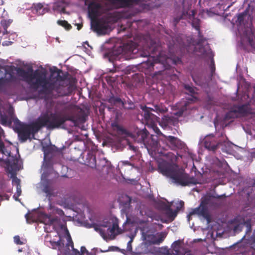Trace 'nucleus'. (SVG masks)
Returning a JSON list of instances; mask_svg holds the SVG:
<instances>
[{
	"mask_svg": "<svg viewBox=\"0 0 255 255\" xmlns=\"http://www.w3.org/2000/svg\"><path fill=\"white\" fill-rule=\"evenodd\" d=\"M136 46L134 43L131 42L115 47L112 52L109 53L110 58L113 60H120L125 54L133 53L136 51Z\"/></svg>",
	"mask_w": 255,
	"mask_h": 255,
	"instance_id": "obj_5",
	"label": "nucleus"
},
{
	"mask_svg": "<svg viewBox=\"0 0 255 255\" xmlns=\"http://www.w3.org/2000/svg\"><path fill=\"white\" fill-rule=\"evenodd\" d=\"M166 60L167 63L171 62L174 65H177L182 62L181 58L177 56H174L172 58H167Z\"/></svg>",
	"mask_w": 255,
	"mask_h": 255,
	"instance_id": "obj_36",
	"label": "nucleus"
},
{
	"mask_svg": "<svg viewBox=\"0 0 255 255\" xmlns=\"http://www.w3.org/2000/svg\"><path fill=\"white\" fill-rule=\"evenodd\" d=\"M165 214L167 216L173 220L177 216V212L175 210L173 211L170 205H166L165 207Z\"/></svg>",
	"mask_w": 255,
	"mask_h": 255,
	"instance_id": "obj_27",
	"label": "nucleus"
},
{
	"mask_svg": "<svg viewBox=\"0 0 255 255\" xmlns=\"http://www.w3.org/2000/svg\"><path fill=\"white\" fill-rule=\"evenodd\" d=\"M176 209L175 211L178 213L182 208H183L184 203L182 201H180L175 203Z\"/></svg>",
	"mask_w": 255,
	"mask_h": 255,
	"instance_id": "obj_47",
	"label": "nucleus"
},
{
	"mask_svg": "<svg viewBox=\"0 0 255 255\" xmlns=\"http://www.w3.org/2000/svg\"><path fill=\"white\" fill-rule=\"evenodd\" d=\"M6 80L10 82H15L17 80L16 76L12 69L9 68L5 70Z\"/></svg>",
	"mask_w": 255,
	"mask_h": 255,
	"instance_id": "obj_26",
	"label": "nucleus"
},
{
	"mask_svg": "<svg viewBox=\"0 0 255 255\" xmlns=\"http://www.w3.org/2000/svg\"><path fill=\"white\" fill-rule=\"evenodd\" d=\"M72 251L74 255H80V252L78 250L74 249V247L72 249Z\"/></svg>",
	"mask_w": 255,
	"mask_h": 255,
	"instance_id": "obj_57",
	"label": "nucleus"
},
{
	"mask_svg": "<svg viewBox=\"0 0 255 255\" xmlns=\"http://www.w3.org/2000/svg\"><path fill=\"white\" fill-rule=\"evenodd\" d=\"M11 120L6 115H0V124L3 126L9 125L11 124Z\"/></svg>",
	"mask_w": 255,
	"mask_h": 255,
	"instance_id": "obj_34",
	"label": "nucleus"
},
{
	"mask_svg": "<svg viewBox=\"0 0 255 255\" xmlns=\"http://www.w3.org/2000/svg\"><path fill=\"white\" fill-rule=\"evenodd\" d=\"M102 226L103 227H108L109 226L104 223L103 225H102Z\"/></svg>",
	"mask_w": 255,
	"mask_h": 255,
	"instance_id": "obj_63",
	"label": "nucleus"
},
{
	"mask_svg": "<svg viewBox=\"0 0 255 255\" xmlns=\"http://www.w3.org/2000/svg\"><path fill=\"white\" fill-rule=\"evenodd\" d=\"M184 88L188 92V94L191 96L190 98L188 99V103L189 102H195L198 100V98L195 96V95L197 94L196 88L188 84H184Z\"/></svg>",
	"mask_w": 255,
	"mask_h": 255,
	"instance_id": "obj_18",
	"label": "nucleus"
},
{
	"mask_svg": "<svg viewBox=\"0 0 255 255\" xmlns=\"http://www.w3.org/2000/svg\"><path fill=\"white\" fill-rule=\"evenodd\" d=\"M15 70L18 76L21 78L22 81L29 85L31 89L39 91L41 94L49 95L54 91L58 93L59 96H67L71 93V86L65 87L60 86L56 82H50L46 78L45 74L38 70L33 71L32 68H29L26 70L21 67H16Z\"/></svg>",
	"mask_w": 255,
	"mask_h": 255,
	"instance_id": "obj_1",
	"label": "nucleus"
},
{
	"mask_svg": "<svg viewBox=\"0 0 255 255\" xmlns=\"http://www.w3.org/2000/svg\"><path fill=\"white\" fill-rule=\"evenodd\" d=\"M141 109L142 110V120L148 125L153 126L155 122L157 121L159 118L151 113L153 111L151 108L147 107L146 106H141Z\"/></svg>",
	"mask_w": 255,
	"mask_h": 255,
	"instance_id": "obj_8",
	"label": "nucleus"
},
{
	"mask_svg": "<svg viewBox=\"0 0 255 255\" xmlns=\"http://www.w3.org/2000/svg\"><path fill=\"white\" fill-rule=\"evenodd\" d=\"M246 225L247 228L249 229V230L251 229V225L250 221H245L244 220H243V222L237 224L234 227V231L236 233L242 231L243 225Z\"/></svg>",
	"mask_w": 255,
	"mask_h": 255,
	"instance_id": "obj_25",
	"label": "nucleus"
},
{
	"mask_svg": "<svg viewBox=\"0 0 255 255\" xmlns=\"http://www.w3.org/2000/svg\"><path fill=\"white\" fill-rule=\"evenodd\" d=\"M157 61V58L153 60V57H149L146 61L141 63V67L145 69V73L150 72L154 69L155 64H159Z\"/></svg>",
	"mask_w": 255,
	"mask_h": 255,
	"instance_id": "obj_14",
	"label": "nucleus"
},
{
	"mask_svg": "<svg viewBox=\"0 0 255 255\" xmlns=\"http://www.w3.org/2000/svg\"><path fill=\"white\" fill-rule=\"evenodd\" d=\"M50 243L53 249L58 250H61L64 246V243L60 239L58 241H50Z\"/></svg>",
	"mask_w": 255,
	"mask_h": 255,
	"instance_id": "obj_33",
	"label": "nucleus"
},
{
	"mask_svg": "<svg viewBox=\"0 0 255 255\" xmlns=\"http://www.w3.org/2000/svg\"><path fill=\"white\" fill-rule=\"evenodd\" d=\"M38 119L41 128L46 127L48 129L59 128L64 124L63 115L57 113L45 114Z\"/></svg>",
	"mask_w": 255,
	"mask_h": 255,
	"instance_id": "obj_4",
	"label": "nucleus"
},
{
	"mask_svg": "<svg viewBox=\"0 0 255 255\" xmlns=\"http://www.w3.org/2000/svg\"><path fill=\"white\" fill-rule=\"evenodd\" d=\"M102 8V4L95 1H92L89 4L88 6V12L92 20L96 19L100 15V10Z\"/></svg>",
	"mask_w": 255,
	"mask_h": 255,
	"instance_id": "obj_11",
	"label": "nucleus"
},
{
	"mask_svg": "<svg viewBox=\"0 0 255 255\" xmlns=\"http://www.w3.org/2000/svg\"><path fill=\"white\" fill-rule=\"evenodd\" d=\"M254 34L253 31L251 28H248L245 29L244 32V37L243 40L245 41V39L248 42L249 45L252 47H255V41L254 40Z\"/></svg>",
	"mask_w": 255,
	"mask_h": 255,
	"instance_id": "obj_17",
	"label": "nucleus"
},
{
	"mask_svg": "<svg viewBox=\"0 0 255 255\" xmlns=\"http://www.w3.org/2000/svg\"><path fill=\"white\" fill-rule=\"evenodd\" d=\"M21 186L16 187V194H17V197L15 198V200H17V198L21 195Z\"/></svg>",
	"mask_w": 255,
	"mask_h": 255,
	"instance_id": "obj_55",
	"label": "nucleus"
},
{
	"mask_svg": "<svg viewBox=\"0 0 255 255\" xmlns=\"http://www.w3.org/2000/svg\"><path fill=\"white\" fill-rule=\"evenodd\" d=\"M122 105L125 109L133 110L135 108L134 103L130 99L123 101Z\"/></svg>",
	"mask_w": 255,
	"mask_h": 255,
	"instance_id": "obj_32",
	"label": "nucleus"
},
{
	"mask_svg": "<svg viewBox=\"0 0 255 255\" xmlns=\"http://www.w3.org/2000/svg\"><path fill=\"white\" fill-rule=\"evenodd\" d=\"M87 251L85 247H81L80 249V255H84Z\"/></svg>",
	"mask_w": 255,
	"mask_h": 255,
	"instance_id": "obj_56",
	"label": "nucleus"
},
{
	"mask_svg": "<svg viewBox=\"0 0 255 255\" xmlns=\"http://www.w3.org/2000/svg\"><path fill=\"white\" fill-rule=\"evenodd\" d=\"M3 130L0 128V152H1L2 153H4L3 150L5 148V146H4L3 142L2 141V139H1V136H2V134L3 133Z\"/></svg>",
	"mask_w": 255,
	"mask_h": 255,
	"instance_id": "obj_43",
	"label": "nucleus"
},
{
	"mask_svg": "<svg viewBox=\"0 0 255 255\" xmlns=\"http://www.w3.org/2000/svg\"><path fill=\"white\" fill-rule=\"evenodd\" d=\"M57 23L58 25L64 27L68 30L71 29L72 28V26L65 20H58Z\"/></svg>",
	"mask_w": 255,
	"mask_h": 255,
	"instance_id": "obj_37",
	"label": "nucleus"
},
{
	"mask_svg": "<svg viewBox=\"0 0 255 255\" xmlns=\"http://www.w3.org/2000/svg\"><path fill=\"white\" fill-rule=\"evenodd\" d=\"M34 9H35L37 13L39 14H42L43 13V5L40 3H37L34 5Z\"/></svg>",
	"mask_w": 255,
	"mask_h": 255,
	"instance_id": "obj_40",
	"label": "nucleus"
},
{
	"mask_svg": "<svg viewBox=\"0 0 255 255\" xmlns=\"http://www.w3.org/2000/svg\"><path fill=\"white\" fill-rule=\"evenodd\" d=\"M165 238V235L164 233H161L158 239H157V244H160L162 242Z\"/></svg>",
	"mask_w": 255,
	"mask_h": 255,
	"instance_id": "obj_50",
	"label": "nucleus"
},
{
	"mask_svg": "<svg viewBox=\"0 0 255 255\" xmlns=\"http://www.w3.org/2000/svg\"><path fill=\"white\" fill-rule=\"evenodd\" d=\"M43 191L47 194V196L49 197L57 196V193L54 192L53 188L48 184L44 185Z\"/></svg>",
	"mask_w": 255,
	"mask_h": 255,
	"instance_id": "obj_28",
	"label": "nucleus"
},
{
	"mask_svg": "<svg viewBox=\"0 0 255 255\" xmlns=\"http://www.w3.org/2000/svg\"><path fill=\"white\" fill-rule=\"evenodd\" d=\"M194 214H197L199 216H202L207 220L208 223L211 222V218L208 212V207L201 206L200 205L198 207L194 209L192 211L189 213V215Z\"/></svg>",
	"mask_w": 255,
	"mask_h": 255,
	"instance_id": "obj_12",
	"label": "nucleus"
},
{
	"mask_svg": "<svg viewBox=\"0 0 255 255\" xmlns=\"http://www.w3.org/2000/svg\"><path fill=\"white\" fill-rule=\"evenodd\" d=\"M165 137L166 144L172 150L182 149L184 146V142L176 137L169 135Z\"/></svg>",
	"mask_w": 255,
	"mask_h": 255,
	"instance_id": "obj_10",
	"label": "nucleus"
},
{
	"mask_svg": "<svg viewBox=\"0 0 255 255\" xmlns=\"http://www.w3.org/2000/svg\"><path fill=\"white\" fill-rule=\"evenodd\" d=\"M64 123L67 121L72 122L75 126H77L79 123L82 122V118L77 115H63Z\"/></svg>",
	"mask_w": 255,
	"mask_h": 255,
	"instance_id": "obj_21",
	"label": "nucleus"
},
{
	"mask_svg": "<svg viewBox=\"0 0 255 255\" xmlns=\"http://www.w3.org/2000/svg\"><path fill=\"white\" fill-rule=\"evenodd\" d=\"M29 214L28 213L25 215V217L27 220H28L29 219Z\"/></svg>",
	"mask_w": 255,
	"mask_h": 255,
	"instance_id": "obj_62",
	"label": "nucleus"
},
{
	"mask_svg": "<svg viewBox=\"0 0 255 255\" xmlns=\"http://www.w3.org/2000/svg\"><path fill=\"white\" fill-rule=\"evenodd\" d=\"M15 126L18 136L22 142L26 141L31 134L34 135L41 128L38 118L29 124H23L16 119Z\"/></svg>",
	"mask_w": 255,
	"mask_h": 255,
	"instance_id": "obj_3",
	"label": "nucleus"
},
{
	"mask_svg": "<svg viewBox=\"0 0 255 255\" xmlns=\"http://www.w3.org/2000/svg\"><path fill=\"white\" fill-rule=\"evenodd\" d=\"M95 229L96 231L99 232L100 233L103 238H105L106 236L104 234V232L100 227L96 226L95 227Z\"/></svg>",
	"mask_w": 255,
	"mask_h": 255,
	"instance_id": "obj_52",
	"label": "nucleus"
},
{
	"mask_svg": "<svg viewBox=\"0 0 255 255\" xmlns=\"http://www.w3.org/2000/svg\"><path fill=\"white\" fill-rule=\"evenodd\" d=\"M84 164L92 168L96 166V156L91 152H89L84 160Z\"/></svg>",
	"mask_w": 255,
	"mask_h": 255,
	"instance_id": "obj_19",
	"label": "nucleus"
},
{
	"mask_svg": "<svg viewBox=\"0 0 255 255\" xmlns=\"http://www.w3.org/2000/svg\"><path fill=\"white\" fill-rule=\"evenodd\" d=\"M158 169L163 175L170 177L174 183L183 186L197 183L195 177H190L176 164L163 161L159 164Z\"/></svg>",
	"mask_w": 255,
	"mask_h": 255,
	"instance_id": "obj_2",
	"label": "nucleus"
},
{
	"mask_svg": "<svg viewBox=\"0 0 255 255\" xmlns=\"http://www.w3.org/2000/svg\"><path fill=\"white\" fill-rule=\"evenodd\" d=\"M252 101L254 104L255 105V92L254 93L253 97H252Z\"/></svg>",
	"mask_w": 255,
	"mask_h": 255,
	"instance_id": "obj_61",
	"label": "nucleus"
},
{
	"mask_svg": "<svg viewBox=\"0 0 255 255\" xmlns=\"http://www.w3.org/2000/svg\"><path fill=\"white\" fill-rule=\"evenodd\" d=\"M118 229H119V226H118V223H114L112 224V228H109L108 229V230L111 233V235H114L115 231L116 230H118Z\"/></svg>",
	"mask_w": 255,
	"mask_h": 255,
	"instance_id": "obj_41",
	"label": "nucleus"
},
{
	"mask_svg": "<svg viewBox=\"0 0 255 255\" xmlns=\"http://www.w3.org/2000/svg\"><path fill=\"white\" fill-rule=\"evenodd\" d=\"M14 242L17 245H23L24 242L20 240V237L19 236H15L14 237Z\"/></svg>",
	"mask_w": 255,
	"mask_h": 255,
	"instance_id": "obj_51",
	"label": "nucleus"
},
{
	"mask_svg": "<svg viewBox=\"0 0 255 255\" xmlns=\"http://www.w3.org/2000/svg\"><path fill=\"white\" fill-rule=\"evenodd\" d=\"M198 37L199 39L196 44V45L200 46L199 48V52L201 53V55H204L206 54V53L204 50V47L203 46L202 44L206 40V39L203 37V36L202 35L201 31H199V32Z\"/></svg>",
	"mask_w": 255,
	"mask_h": 255,
	"instance_id": "obj_24",
	"label": "nucleus"
},
{
	"mask_svg": "<svg viewBox=\"0 0 255 255\" xmlns=\"http://www.w3.org/2000/svg\"><path fill=\"white\" fill-rule=\"evenodd\" d=\"M154 108H152L153 111L156 113L163 114L167 111V109L163 105H155L153 106Z\"/></svg>",
	"mask_w": 255,
	"mask_h": 255,
	"instance_id": "obj_31",
	"label": "nucleus"
},
{
	"mask_svg": "<svg viewBox=\"0 0 255 255\" xmlns=\"http://www.w3.org/2000/svg\"><path fill=\"white\" fill-rule=\"evenodd\" d=\"M193 26L194 27L195 29L198 31V33L199 32V31H200V26L199 25H196Z\"/></svg>",
	"mask_w": 255,
	"mask_h": 255,
	"instance_id": "obj_59",
	"label": "nucleus"
},
{
	"mask_svg": "<svg viewBox=\"0 0 255 255\" xmlns=\"http://www.w3.org/2000/svg\"><path fill=\"white\" fill-rule=\"evenodd\" d=\"M142 237L147 243L149 244H157V238L153 234H150L148 232L145 233L142 232Z\"/></svg>",
	"mask_w": 255,
	"mask_h": 255,
	"instance_id": "obj_22",
	"label": "nucleus"
},
{
	"mask_svg": "<svg viewBox=\"0 0 255 255\" xmlns=\"http://www.w3.org/2000/svg\"><path fill=\"white\" fill-rule=\"evenodd\" d=\"M210 198L208 197L205 198L202 200L200 205L201 206L208 207V205L210 203Z\"/></svg>",
	"mask_w": 255,
	"mask_h": 255,
	"instance_id": "obj_48",
	"label": "nucleus"
},
{
	"mask_svg": "<svg viewBox=\"0 0 255 255\" xmlns=\"http://www.w3.org/2000/svg\"><path fill=\"white\" fill-rule=\"evenodd\" d=\"M58 221L57 218H51L50 216L45 215L43 218L42 222L45 225H51Z\"/></svg>",
	"mask_w": 255,
	"mask_h": 255,
	"instance_id": "obj_30",
	"label": "nucleus"
},
{
	"mask_svg": "<svg viewBox=\"0 0 255 255\" xmlns=\"http://www.w3.org/2000/svg\"><path fill=\"white\" fill-rule=\"evenodd\" d=\"M111 3L118 8L129 7L137 2V0H109Z\"/></svg>",
	"mask_w": 255,
	"mask_h": 255,
	"instance_id": "obj_16",
	"label": "nucleus"
},
{
	"mask_svg": "<svg viewBox=\"0 0 255 255\" xmlns=\"http://www.w3.org/2000/svg\"><path fill=\"white\" fill-rule=\"evenodd\" d=\"M247 15V13L246 12H244L242 13H240L238 15L237 18V21L240 23L241 24L244 20V17Z\"/></svg>",
	"mask_w": 255,
	"mask_h": 255,
	"instance_id": "obj_46",
	"label": "nucleus"
},
{
	"mask_svg": "<svg viewBox=\"0 0 255 255\" xmlns=\"http://www.w3.org/2000/svg\"><path fill=\"white\" fill-rule=\"evenodd\" d=\"M12 183L13 185H15L16 187L20 186V180L19 179L17 178L15 175L12 174Z\"/></svg>",
	"mask_w": 255,
	"mask_h": 255,
	"instance_id": "obj_44",
	"label": "nucleus"
},
{
	"mask_svg": "<svg viewBox=\"0 0 255 255\" xmlns=\"http://www.w3.org/2000/svg\"><path fill=\"white\" fill-rule=\"evenodd\" d=\"M210 69H211V73H212V75H213V73L215 72V69H216L215 63H214V61L213 59H212L211 60V63L210 64Z\"/></svg>",
	"mask_w": 255,
	"mask_h": 255,
	"instance_id": "obj_53",
	"label": "nucleus"
},
{
	"mask_svg": "<svg viewBox=\"0 0 255 255\" xmlns=\"http://www.w3.org/2000/svg\"><path fill=\"white\" fill-rule=\"evenodd\" d=\"M154 130L157 134H159V133H161L159 129L157 127H155V128H154Z\"/></svg>",
	"mask_w": 255,
	"mask_h": 255,
	"instance_id": "obj_58",
	"label": "nucleus"
},
{
	"mask_svg": "<svg viewBox=\"0 0 255 255\" xmlns=\"http://www.w3.org/2000/svg\"><path fill=\"white\" fill-rule=\"evenodd\" d=\"M186 49L188 52H191V51L193 52H196L198 51L195 43L190 44L186 47Z\"/></svg>",
	"mask_w": 255,
	"mask_h": 255,
	"instance_id": "obj_42",
	"label": "nucleus"
},
{
	"mask_svg": "<svg viewBox=\"0 0 255 255\" xmlns=\"http://www.w3.org/2000/svg\"><path fill=\"white\" fill-rule=\"evenodd\" d=\"M239 117L237 112L233 106L231 110L226 114L225 119L226 120H231Z\"/></svg>",
	"mask_w": 255,
	"mask_h": 255,
	"instance_id": "obj_29",
	"label": "nucleus"
},
{
	"mask_svg": "<svg viewBox=\"0 0 255 255\" xmlns=\"http://www.w3.org/2000/svg\"><path fill=\"white\" fill-rule=\"evenodd\" d=\"M112 127L113 130L116 131L117 133L122 137H131L132 135L131 132L124 128L123 126L119 125L118 123H112Z\"/></svg>",
	"mask_w": 255,
	"mask_h": 255,
	"instance_id": "obj_13",
	"label": "nucleus"
},
{
	"mask_svg": "<svg viewBox=\"0 0 255 255\" xmlns=\"http://www.w3.org/2000/svg\"><path fill=\"white\" fill-rule=\"evenodd\" d=\"M140 55L142 57H147L148 55L145 54V55H143L142 53H139Z\"/></svg>",
	"mask_w": 255,
	"mask_h": 255,
	"instance_id": "obj_64",
	"label": "nucleus"
},
{
	"mask_svg": "<svg viewBox=\"0 0 255 255\" xmlns=\"http://www.w3.org/2000/svg\"><path fill=\"white\" fill-rule=\"evenodd\" d=\"M108 102L112 104L115 105L117 103L122 104L123 100L120 98L116 97L113 96L110 97L108 100Z\"/></svg>",
	"mask_w": 255,
	"mask_h": 255,
	"instance_id": "obj_39",
	"label": "nucleus"
},
{
	"mask_svg": "<svg viewBox=\"0 0 255 255\" xmlns=\"http://www.w3.org/2000/svg\"><path fill=\"white\" fill-rule=\"evenodd\" d=\"M172 253L175 255H185L186 251H183V248L181 246L180 242L179 241L174 242L172 246Z\"/></svg>",
	"mask_w": 255,
	"mask_h": 255,
	"instance_id": "obj_20",
	"label": "nucleus"
},
{
	"mask_svg": "<svg viewBox=\"0 0 255 255\" xmlns=\"http://www.w3.org/2000/svg\"><path fill=\"white\" fill-rule=\"evenodd\" d=\"M237 114L240 116L245 115L249 113V108L247 105L244 104L241 106H234Z\"/></svg>",
	"mask_w": 255,
	"mask_h": 255,
	"instance_id": "obj_23",
	"label": "nucleus"
},
{
	"mask_svg": "<svg viewBox=\"0 0 255 255\" xmlns=\"http://www.w3.org/2000/svg\"><path fill=\"white\" fill-rule=\"evenodd\" d=\"M54 73H56V79L57 81H63L65 80V77L61 75V74H62V71L61 70L56 68V69L53 72V74Z\"/></svg>",
	"mask_w": 255,
	"mask_h": 255,
	"instance_id": "obj_38",
	"label": "nucleus"
},
{
	"mask_svg": "<svg viewBox=\"0 0 255 255\" xmlns=\"http://www.w3.org/2000/svg\"><path fill=\"white\" fill-rule=\"evenodd\" d=\"M124 165H131L132 164L128 161H125L123 162Z\"/></svg>",
	"mask_w": 255,
	"mask_h": 255,
	"instance_id": "obj_60",
	"label": "nucleus"
},
{
	"mask_svg": "<svg viewBox=\"0 0 255 255\" xmlns=\"http://www.w3.org/2000/svg\"><path fill=\"white\" fill-rule=\"evenodd\" d=\"M203 143L205 148L213 151H215L220 144L219 141L213 135H209L205 136Z\"/></svg>",
	"mask_w": 255,
	"mask_h": 255,
	"instance_id": "obj_9",
	"label": "nucleus"
},
{
	"mask_svg": "<svg viewBox=\"0 0 255 255\" xmlns=\"http://www.w3.org/2000/svg\"><path fill=\"white\" fill-rule=\"evenodd\" d=\"M148 136L147 131L145 130H141L138 133V137L140 142H145Z\"/></svg>",
	"mask_w": 255,
	"mask_h": 255,
	"instance_id": "obj_35",
	"label": "nucleus"
},
{
	"mask_svg": "<svg viewBox=\"0 0 255 255\" xmlns=\"http://www.w3.org/2000/svg\"><path fill=\"white\" fill-rule=\"evenodd\" d=\"M55 213L59 215L60 216H63L64 215V213L63 211L61 209L56 208L55 209Z\"/></svg>",
	"mask_w": 255,
	"mask_h": 255,
	"instance_id": "obj_54",
	"label": "nucleus"
},
{
	"mask_svg": "<svg viewBox=\"0 0 255 255\" xmlns=\"http://www.w3.org/2000/svg\"><path fill=\"white\" fill-rule=\"evenodd\" d=\"M44 152V162L43 167L44 168H48L50 166L51 160L56 153V150L55 146H46L43 147Z\"/></svg>",
	"mask_w": 255,
	"mask_h": 255,
	"instance_id": "obj_7",
	"label": "nucleus"
},
{
	"mask_svg": "<svg viewBox=\"0 0 255 255\" xmlns=\"http://www.w3.org/2000/svg\"><path fill=\"white\" fill-rule=\"evenodd\" d=\"M91 26L93 30L99 34H105L110 29L109 23L103 18L92 20Z\"/></svg>",
	"mask_w": 255,
	"mask_h": 255,
	"instance_id": "obj_6",
	"label": "nucleus"
},
{
	"mask_svg": "<svg viewBox=\"0 0 255 255\" xmlns=\"http://www.w3.org/2000/svg\"><path fill=\"white\" fill-rule=\"evenodd\" d=\"M111 3L118 8L129 7L137 2V0H109Z\"/></svg>",
	"mask_w": 255,
	"mask_h": 255,
	"instance_id": "obj_15",
	"label": "nucleus"
},
{
	"mask_svg": "<svg viewBox=\"0 0 255 255\" xmlns=\"http://www.w3.org/2000/svg\"><path fill=\"white\" fill-rule=\"evenodd\" d=\"M11 21H10V20H8V21L6 20H1L0 22V24L5 29H6L7 28V27L9 25Z\"/></svg>",
	"mask_w": 255,
	"mask_h": 255,
	"instance_id": "obj_49",
	"label": "nucleus"
},
{
	"mask_svg": "<svg viewBox=\"0 0 255 255\" xmlns=\"http://www.w3.org/2000/svg\"><path fill=\"white\" fill-rule=\"evenodd\" d=\"M67 243L66 244V247H71L72 249H73L74 244L71 239V237L70 235L69 232H67Z\"/></svg>",
	"mask_w": 255,
	"mask_h": 255,
	"instance_id": "obj_45",
	"label": "nucleus"
}]
</instances>
